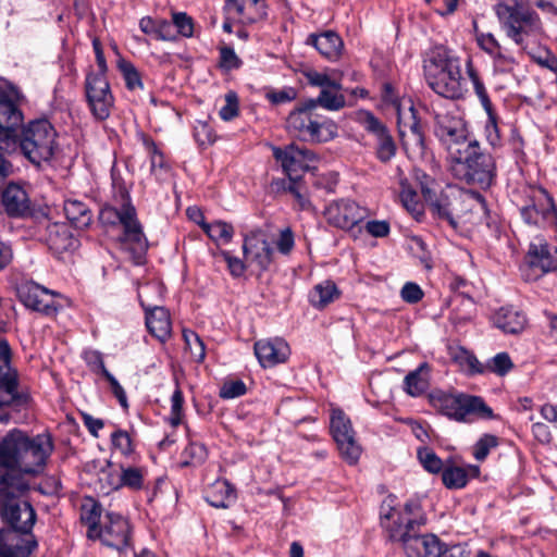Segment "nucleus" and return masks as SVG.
<instances>
[{
    "label": "nucleus",
    "instance_id": "obj_1",
    "mask_svg": "<svg viewBox=\"0 0 557 557\" xmlns=\"http://www.w3.org/2000/svg\"><path fill=\"white\" fill-rule=\"evenodd\" d=\"M53 450L49 435L28 436L14 429L0 441V515L14 531L29 534L36 522V511L24 499L29 490L26 475L42 471Z\"/></svg>",
    "mask_w": 557,
    "mask_h": 557
},
{
    "label": "nucleus",
    "instance_id": "obj_2",
    "mask_svg": "<svg viewBox=\"0 0 557 557\" xmlns=\"http://www.w3.org/2000/svg\"><path fill=\"white\" fill-rule=\"evenodd\" d=\"M434 135L447 152L449 161L467 152L479 141L470 129L468 121L454 107L451 110L441 103L432 106Z\"/></svg>",
    "mask_w": 557,
    "mask_h": 557
},
{
    "label": "nucleus",
    "instance_id": "obj_3",
    "mask_svg": "<svg viewBox=\"0 0 557 557\" xmlns=\"http://www.w3.org/2000/svg\"><path fill=\"white\" fill-rule=\"evenodd\" d=\"M286 129L293 137L310 144L327 143L337 136L336 123L306 100L288 114Z\"/></svg>",
    "mask_w": 557,
    "mask_h": 557
},
{
    "label": "nucleus",
    "instance_id": "obj_4",
    "mask_svg": "<svg viewBox=\"0 0 557 557\" xmlns=\"http://www.w3.org/2000/svg\"><path fill=\"white\" fill-rule=\"evenodd\" d=\"M115 201L116 206H106L102 208L100 220L103 224L121 225L123 227L122 240L133 245L134 249L141 256L148 249V242L125 187L121 186L119 188Z\"/></svg>",
    "mask_w": 557,
    "mask_h": 557
},
{
    "label": "nucleus",
    "instance_id": "obj_5",
    "mask_svg": "<svg viewBox=\"0 0 557 557\" xmlns=\"http://www.w3.org/2000/svg\"><path fill=\"white\" fill-rule=\"evenodd\" d=\"M456 177L468 184L488 188L496 177V163L493 156L481 148L480 141L468 148L460 157L450 161Z\"/></svg>",
    "mask_w": 557,
    "mask_h": 557
},
{
    "label": "nucleus",
    "instance_id": "obj_6",
    "mask_svg": "<svg viewBox=\"0 0 557 557\" xmlns=\"http://www.w3.org/2000/svg\"><path fill=\"white\" fill-rule=\"evenodd\" d=\"M57 133L47 120H36L17 132V148L35 165L51 160Z\"/></svg>",
    "mask_w": 557,
    "mask_h": 557
},
{
    "label": "nucleus",
    "instance_id": "obj_7",
    "mask_svg": "<svg viewBox=\"0 0 557 557\" xmlns=\"http://www.w3.org/2000/svg\"><path fill=\"white\" fill-rule=\"evenodd\" d=\"M30 395L20 388L18 372L12 366V350L5 339H0V408L10 407L16 411L30 405Z\"/></svg>",
    "mask_w": 557,
    "mask_h": 557
},
{
    "label": "nucleus",
    "instance_id": "obj_8",
    "mask_svg": "<svg viewBox=\"0 0 557 557\" xmlns=\"http://www.w3.org/2000/svg\"><path fill=\"white\" fill-rule=\"evenodd\" d=\"M394 499L388 497L381 506L380 518L387 539L396 537L400 533L410 532L413 529H421L426 522L421 513L418 503L407 502L401 509L393 506Z\"/></svg>",
    "mask_w": 557,
    "mask_h": 557
},
{
    "label": "nucleus",
    "instance_id": "obj_9",
    "mask_svg": "<svg viewBox=\"0 0 557 557\" xmlns=\"http://www.w3.org/2000/svg\"><path fill=\"white\" fill-rule=\"evenodd\" d=\"M496 14L507 36L519 46L524 35L540 29L537 15L522 3H499Z\"/></svg>",
    "mask_w": 557,
    "mask_h": 557
},
{
    "label": "nucleus",
    "instance_id": "obj_10",
    "mask_svg": "<svg viewBox=\"0 0 557 557\" xmlns=\"http://www.w3.org/2000/svg\"><path fill=\"white\" fill-rule=\"evenodd\" d=\"M22 120V112L13 101L0 99V180L11 173L12 165L3 154L17 149V126Z\"/></svg>",
    "mask_w": 557,
    "mask_h": 557
},
{
    "label": "nucleus",
    "instance_id": "obj_11",
    "mask_svg": "<svg viewBox=\"0 0 557 557\" xmlns=\"http://www.w3.org/2000/svg\"><path fill=\"white\" fill-rule=\"evenodd\" d=\"M90 540L100 542L117 552H123L131 546L132 531L127 519L114 512H108L97 529L87 531Z\"/></svg>",
    "mask_w": 557,
    "mask_h": 557
},
{
    "label": "nucleus",
    "instance_id": "obj_12",
    "mask_svg": "<svg viewBox=\"0 0 557 557\" xmlns=\"http://www.w3.org/2000/svg\"><path fill=\"white\" fill-rule=\"evenodd\" d=\"M323 214L330 225L346 232L355 233L357 230L360 233L359 224L370 215V212L356 201L342 198L331 201Z\"/></svg>",
    "mask_w": 557,
    "mask_h": 557
},
{
    "label": "nucleus",
    "instance_id": "obj_13",
    "mask_svg": "<svg viewBox=\"0 0 557 557\" xmlns=\"http://www.w3.org/2000/svg\"><path fill=\"white\" fill-rule=\"evenodd\" d=\"M330 430L343 459L355 465L361 455V447L356 441L349 417L339 408H335L330 417Z\"/></svg>",
    "mask_w": 557,
    "mask_h": 557
},
{
    "label": "nucleus",
    "instance_id": "obj_14",
    "mask_svg": "<svg viewBox=\"0 0 557 557\" xmlns=\"http://www.w3.org/2000/svg\"><path fill=\"white\" fill-rule=\"evenodd\" d=\"M85 94L92 116L97 121L107 120L114 104L107 76L89 72L85 79Z\"/></svg>",
    "mask_w": 557,
    "mask_h": 557
},
{
    "label": "nucleus",
    "instance_id": "obj_15",
    "mask_svg": "<svg viewBox=\"0 0 557 557\" xmlns=\"http://www.w3.org/2000/svg\"><path fill=\"white\" fill-rule=\"evenodd\" d=\"M358 121L372 137L377 160L382 163L389 162L396 154L397 146L387 126L370 111H360Z\"/></svg>",
    "mask_w": 557,
    "mask_h": 557
},
{
    "label": "nucleus",
    "instance_id": "obj_16",
    "mask_svg": "<svg viewBox=\"0 0 557 557\" xmlns=\"http://www.w3.org/2000/svg\"><path fill=\"white\" fill-rule=\"evenodd\" d=\"M388 541L399 543L407 557H444V543L435 534H421L420 529L404 531Z\"/></svg>",
    "mask_w": 557,
    "mask_h": 557
},
{
    "label": "nucleus",
    "instance_id": "obj_17",
    "mask_svg": "<svg viewBox=\"0 0 557 557\" xmlns=\"http://www.w3.org/2000/svg\"><path fill=\"white\" fill-rule=\"evenodd\" d=\"M441 404L443 413L456 421H467L468 417L473 413L485 419L493 418V410L479 396L447 395L443 397Z\"/></svg>",
    "mask_w": 557,
    "mask_h": 557
},
{
    "label": "nucleus",
    "instance_id": "obj_18",
    "mask_svg": "<svg viewBox=\"0 0 557 557\" xmlns=\"http://www.w3.org/2000/svg\"><path fill=\"white\" fill-rule=\"evenodd\" d=\"M273 157L281 163L289 181L298 180L318 160L317 154L312 150L300 148L295 144H290L285 148L274 147Z\"/></svg>",
    "mask_w": 557,
    "mask_h": 557
},
{
    "label": "nucleus",
    "instance_id": "obj_19",
    "mask_svg": "<svg viewBox=\"0 0 557 557\" xmlns=\"http://www.w3.org/2000/svg\"><path fill=\"white\" fill-rule=\"evenodd\" d=\"M158 288L157 284H145L138 289V299L141 307L146 311V326L150 334L161 342H165L172 330L171 319L169 311L161 306H151L145 299L150 290Z\"/></svg>",
    "mask_w": 557,
    "mask_h": 557
},
{
    "label": "nucleus",
    "instance_id": "obj_20",
    "mask_svg": "<svg viewBox=\"0 0 557 557\" xmlns=\"http://www.w3.org/2000/svg\"><path fill=\"white\" fill-rule=\"evenodd\" d=\"M55 296L57 293L33 282L20 289V297L27 308L47 315L54 314L58 310Z\"/></svg>",
    "mask_w": 557,
    "mask_h": 557
},
{
    "label": "nucleus",
    "instance_id": "obj_21",
    "mask_svg": "<svg viewBox=\"0 0 557 557\" xmlns=\"http://www.w3.org/2000/svg\"><path fill=\"white\" fill-rule=\"evenodd\" d=\"M399 136L403 147L412 160L423 159L426 154V145L424 134L420 122L417 120L413 108H410V123L408 132L404 128L406 124L401 125V117L399 116Z\"/></svg>",
    "mask_w": 557,
    "mask_h": 557
},
{
    "label": "nucleus",
    "instance_id": "obj_22",
    "mask_svg": "<svg viewBox=\"0 0 557 557\" xmlns=\"http://www.w3.org/2000/svg\"><path fill=\"white\" fill-rule=\"evenodd\" d=\"M425 78H435L448 71L461 70L460 59L449 49L438 46L434 47L423 64Z\"/></svg>",
    "mask_w": 557,
    "mask_h": 557
},
{
    "label": "nucleus",
    "instance_id": "obj_23",
    "mask_svg": "<svg viewBox=\"0 0 557 557\" xmlns=\"http://www.w3.org/2000/svg\"><path fill=\"white\" fill-rule=\"evenodd\" d=\"M243 252L247 260L256 263L262 271L268 270L273 261V248L259 231L245 236Z\"/></svg>",
    "mask_w": 557,
    "mask_h": 557
},
{
    "label": "nucleus",
    "instance_id": "obj_24",
    "mask_svg": "<svg viewBox=\"0 0 557 557\" xmlns=\"http://www.w3.org/2000/svg\"><path fill=\"white\" fill-rule=\"evenodd\" d=\"M253 349L263 368L284 363L290 355L289 346L282 337L260 339L255 343Z\"/></svg>",
    "mask_w": 557,
    "mask_h": 557
},
{
    "label": "nucleus",
    "instance_id": "obj_25",
    "mask_svg": "<svg viewBox=\"0 0 557 557\" xmlns=\"http://www.w3.org/2000/svg\"><path fill=\"white\" fill-rule=\"evenodd\" d=\"M20 531L0 529V557H29L37 541L29 533L22 537Z\"/></svg>",
    "mask_w": 557,
    "mask_h": 557
},
{
    "label": "nucleus",
    "instance_id": "obj_26",
    "mask_svg": "<svg viewBox=\"0 0 557 557\" xmlns=\"http://www.w3.org/2000/svg\"><path fill=\"white\" fill-rule=\"evenodd\" d=\"M521 193L523 198L519 207L546 210V214H549L548 226L554 230L557 239V210L550 195L544 188L537 186H525Z\"/></svg>",
    "mask_w": 557,
    "mask_h": 557
},
{
    "label": "nucleus",
    "instance_id": "obj_27",
    "mask_svg": "<svg viewBox=\"0 0 557 557\" xmlns=\"http://www.w3.org/2000/svg\"><path fill=\"white\" fill-rule=\"evenodd\" d=\"M1 203L11 218H25L32 213L30 199L18 184L10 183L1 194Z\"/></svg>",
    "mask_w": 557,
    "mask_h": 557
},
{
    "label": "nucleus",
    "instance_id": "obj_28",
    "mask_svg": "<svg viewBox=\"0 0 557 557\" xmlns=\"http://www.w3.org/2000/svg\"><path fill=\"white\" fill-rule=\"evenodd\" d=\"M425 79L432 90L447 99H460L467 91L461 70L448 71V73L435 76V78Z\"/></svg>",
    "mask_w": 557,
    "mask_h": 557
},
{
    "label": "nucleus",
    "instance_id": "obj_29",
    "mask_svg": "<svg viewBox=\"0 0 557 557\" xmlns=\"http://www.w3.org/2000/svg\"><path fill=\"white\" fill-rule=\"evenodd\" d=\"M431 202L432 212L440 220L446 221L453 228H457L462 210L460 208L462 200L460 195L442 194L435 196Z\"/></svg>",
    "mask_w": 557,
    "mask_h": 557
},
{
    "label": "nucleus",
    "instance_id": "obj_30",
    "mask_svg": "<svg viewBox=\"0 0 557 557\" xmlns=\"http://www.w3.org/2000/svg\"><path fill=\"white\" fill-rule=\"evenodd\" d=\"M529 267L534 270L535 276L557 269V247L552 251L547 244H532L527 255Z\"/></svg>",
    "mask_w": 557,
    "mask_h": 557
},
{
    "label": "nucleus",
    "instance_id": "obj_31",
    "mask_svg": "<svg viewBox=\"0 0 557 557\" xmlns=\"http://www.w3.org/2000/svg\"><path fill=\"white\" fill-rule=\"evenodd\" d=\"M307 44L312 45L322 57L330 61H337L344 50L342 38L333 30H326L319 35L310 34Z\"/></svg>",
    "mask_w": 557,
    "mask_h": 557
},
{
    "label": "nucleus",
    "instance_id": "obj_32",
    "mask_svg": "<svg viewBox=\"0 0 557 557\" xmlns=\"http://www.w3.org/2000/svg\"><path fill=\"white\" fill-rule=\"evenodd\" d=\"M45 238L49 248L58 253L74 249L77 244V239L64 223H49Z\"/></svg>",
    "mask_w": 557,
    "mask_h": 557
},
{
    "label": "nucleus",
    "instance_id": "obj_33",
    "mask_svg": "<svg viewBox=\"0 0 557 557\" xmlns=\"http://www.w3.org/2000/svg\"><path fill=\"white\" fill-rule=\"evenodd\" d=\"M493 323L506 334H519L525 329L528 319L524 312L510 306L495 312Z\"/></svg>",
    "mask_w": 557,
    "mask_h": 557
},
{
    "label": "nucleus",
    "instance_id": "obj_34",
    "mask_svg": "<svg viewBox=\"0 0 557 557\" xmlns=\"http://www.w3.org/2000/svg\"><path fill=\"white\" fill-rule=\"evenodd\" d=\"M479 475L480 467L475 465L448 466L443 469L442 481L447 488L458 490L465 487L470 478H478Z\"/></svg>",
    "mask_w": 557,
    "mask_h": 557
},
{
    "label": "nucleus",
    "instance_id": "obj_35",
    "mask_svg": "<svg viewBox=\"0 0 557 557\" xmlns=\"http://www.w3.org/2000/svg\"><path fill=\"white\" fill-rule=\"evenodd\" d=\"M206 500L214 508L225 509L236 500V491L227 480H216L207 490Z\"/></svg>",
    "mask_w": 557,
    "mask_h": 557
},
{
    "label": "nucleus",
    "instance_id": "obj_36",
    "mask_svg": "<svg viewBox=\"0 0 557 557\" xmlns=\"http://www.w3.org/2000/svg\"><path fill=\"white\" fill-rule=\"evenodd\" d=\"M429 379L430 367L426 362H423L405 376L404 391L412 397H418L429 388Z\"/></svg>",
    "mask_w": 557,
    "mask_h": 557
},
{
    "label": "nucleus",
    "instance_id": "obj_37",
    "mask_svg": "<svg viewBox=\"0 0 557 557\" xmlns=\"http://www.w3.org/2000/svg\"><path fill=\"white\" fill-rule=\"evenodd\" d=\"M449 356L469 375L486 373L484 363L480 362L473 352L461 346L449 347Z\"/></svg>",
    "mask_w": 557,
    "mask_h": 557
},
{
    "label": "nucleus",
    "instance_id": "obj_38",
    "mask_svg": "<svg viewBox=\"0 0 557 557\" xmlns=\"http://www.w3.org/2000/svg\"><path fill=\"white\" fill-rule=\"evenodd\" d=\"M139 28L156 40L171 41L173 39L170 21L162 17L144 16L139 20Z\"/></svg>",
    "mask_w": 557,
    "mask_h": 557
},
{
    "label": "nucleus",
    "instance_id": "obj_39",
    "mask_svg": "<svg viewBox=\"0 0 557 557\" xmlns=\"http://www.w3.org/2000/svg\"><path fill=\"white\" fill-rule=\"evenodd\" d=\"M341 293L333 281L317 284L309 293V301L317 309H323L339 297Z\"/></svg>",
    "mask_w": 557,
    "mask_h": 557
},
{
    "label": "nucleus",
    "instance_id": "obj_40",
    "mask_svg": "<svg viewBox=\"0 0 557 557\" xmlns=\"http://www.w3.org/2000/svg\"><path fill=\"white\" fill-rule=\"evenodd\" d=\"M63 210L66 219L76 228H85L91 223V211L79 200H66Z\"/></svg>",
    "mask_w": 557,
    "mask_h": 557
},
{
    "label": "nucleus",
    "instance_id": "obj_41",
    "mask_svg": "<svg viewBox=\"0 0 557 557\" xmlns=\"http://www.w3.org/2000/svg\"><path fill=\"white\" fill-rule=\"evenodd\" d=\"M339 91L341 89L333 88L321 89L317 98H310L306 101H312L317 110L321 107L329 111H338L346 106L345 96Z\"/></svg>",
    "mask_w": 557,
    "mask_h": 557
},
{
    "label": "nucleus",
    "instance_id": "obj_42",
    "mask_svg": "<svg viewBox=\"0 0 557 557\" xmlns=\"http://www.w3.org/2000/svg\"><path fill=\"white\" fill-rule=\"evenodd\" d=\"M170 27L173 33L171 41H176L180 37L190 38L194 36V18L185 12H173Z\"/></svg>",
    "mask_w": 557,
    "mask_h": 557
},
{
    "label": "nucleus",
    "instance_id": "obj_43",
    "mask_svg": "<svg viewBox=\"0 0 557 557\" xmlns=\"http://www.w3.org/2000/svg\"><path fill=\"white\" fill-rule=\"evenodd\" d=\"M466 73L473 85L474 92L478 96L482 107L486 110V112L492 111V102L487 90L480 77L478 70L474 67L471 58H468L466 61Z\"/></svg>",
    "mask_w": 557,
    "mask_h": 557
},
{
    "label": "nucleus",
    "instance_id": "obj_44",
    "mask_svg": "<svg viewBox=\"0 0 557 557\" xmlns=\"http://www.w3.org/2000/svg\"><path fill=\"white\" fill-rule=\"evenodd\" d=\"M203 232L214 242L230 243L234 235L232 224L224 221H213L211 223L199 222Z\"/></svg>",
    "mask_w": 557,
    "mask_h": 557
},
{
    "label": "nucleus",
    "instance_id": "obj_45",
    "mask_svg": "<svg viewBox=\"0 0 557 557\" xmlns=\"http://www.w3.org/2000/svg\"><path fill=\"white\" fill-rule=\"evenodd\" d=\"M144 486V471L136 467H122L121 474L116 483L113 484L114 490L128 487L134 491L141 490Z\"/></svg>",
    "mask_w": 557,
    "mask_h": 557
},
{
    "label": "nucleus",
    "instance_id": "obj_46",
    "mask_svg": "<svg viewBox=\"0 0 557 557\" xmlns=\"http://www.w3.org/2000/svg\"><path fill=\"white\" fill-rule=\"evenodd\" d=\"M183 337L193 359L202 362L206 357V347L200 336L194 331L184 330Z\"/></svg>",
    "mask_w": 557,
    "mask_h": 557
},
{
    "label": "nucleus",
    "instance_id": "obj_47",
    "mask_svg": "<svg viewBox=\"0 0 557 557\" xmlns=\"http://www.w3.org/2000/svg\"><path fill=\"white\" fill-rule=\"evenodd\" d=\"M96 358H97L98 363H99L100 374L110 384L111 392L117 398L120 405L124 409H127L128 408V403H127V396H126V393H125L124 388L121 386L119 381L108 371V369L106 368L103 359H101L99 356H96Z\"/></svg>",
    "mask_w": 557,
    "mask_h": 557
},
{
    "label": "nucleus",
    "instance_id": "obj_48",
    "mask_svg": "<svg viewBox=\"0 0 557 557\" xmlns=\"http://www.w3.org/2000/svg\"><path fill=\"white\" fill-rule=\"evenodd\" d=\"M400 186L399 198L403 206L412 214H420L422 212V206L416 190L412 189L406 181H401Z\"/></svg>",
    "mask_w": 557,
    "mask_h": 557
},
{
    "label": "nucleus",
    "instance_id": "obj_49",
    "mask_svg": "<svg viewBox=\"0 0 557 557\" xmlns=\"http://www.w3.org/2000/svg\"><path fill=\"white\" fill-rule=\"evenodd\" d=\"M418 458L423 468L430 473H442L445 468L442 459L430 448L419 449Z\"/></svg>",
    "mask_w": 557,
    "mask_h": 557
},
{
    "label": "nucleus",
    "instance_id": "obj_50",
    "mask_svg": "<svg viewBox=\"0 0 557 557\" xmlns=\"http://www.w3.org/2000/svg\"><path fill=\"white\" fill-rule=\"evenodd\" d=\"M499 444L498 437L493 434H484L473 446L472 455L478 461H483L490 454L492 448H496Z\"/></svg>",
    "mask_w": 557,
    "mask_h": 557
},
{
    "label": "nucleus",
    "instance_id": "obj_51",
    "mask_svg": "<svg viewBox=\"0 0 557 557\" xmlns=\"http://www.w3.org/2000/svg\"><path fill=\"white\" fill-rule=\"evenodd\" d=\"M484 367H486V373L493 372L503 376L512 369L513 363L507 352H499L484 364Z\"/></svg>",
    "mask_w": 557,
    "mask_h": 557
},
{
    "label": "nucleus",
    "instance_id": "obj_52",
    "mask_svg": "<svg viewBox=\"0 0 557 557\" xmlns=\"http://www.w3.org/2000/svg\"><path fill=\"white\" fill-rule=\"evenodd\" d=\"M117 67L121 71V73L123 74L126 87L128 89L134 90L137 87L143 86L139 73L137 72L135 66L129 61L121 59L117 62Z\"/></svg>",
    "mask_w": 557,
    "mask_h": 557
},
{
    "label": "nucleus",
    "instance_id": "obj_53",
    "mask_svg": "<svg viewBox=\"0 0 557 557\" xmlns=\"http://www.w3.org/2000/svg\"><path fill=\"white\" fill-rule=\"evenodd\" d=\"M183 455L188 458L184 461L185 466L201 465L207 459L208 451L203 444L191 442L184 449Z\"/></svg>",
    "mask_w": 557,
    "mask_h": 557
},
{
    "label": "nucleus",
    "instance_id": "obj_54",
    "mask_svg": "<svg viewBox=\"0 0 557 557\" xmlns=\"http://www.w3.org/2000/svg\"><path fill=\"white\" fill-rule=\"evenodd\" d=\"M493 66L496 72L509 73L513 70L516 60L513 55L508 52L507 48H502L492 57Z\"/></svg>",
    "mask_w": 557,
    "mask_h": 557
},
{
    "label": "nucleus",
    "instance_id": "obj_55",
    "mask_svg": "<svg viewBox=\"0 0 557 557\" xmlns=\"http://www.w3.org/2000/svg\"><path fill=\"white\" fill-rule=\"evenodd\" d=\"M308 83L311 86L320 87L321 89H342V84L332 79L327 74L317 71H309L305 74Z\"/></svg>",
    "mask_w": 557,
    "mask_h": 557
},
{
    "label": "nucleus",
    "instance_id": "obj_56",
    "mask_svg": "<svg viewBox=\"0 0 557 557\" xmlns=\"http://www.w3.org/2000/svg\"><path fill=\"white\" fill-rule=\"evenodd\" d=\"M522 220L529 225L548 226V215L546 210L534 209L531 207H519Z\"/></svg>",
    "mask_w": 557,
    "mask_h": 557
},
{
    "label": "nucleus",
    "instance_id": "obj_57",
    "mask_svg": "<svg viewBox=\"0 0 557 557\" xmlns=\"http://www.w3.org/2000/svg\"><path fill=\"white\" fill-rule=\"evenodd\" d=\"M184 396L181 388L176 387L171 397V413L169 422L172 426L181 424L183 419Z\"/></svg>",
    "mask_w": 557,
    "mask_h": 557
},
{
    "label": "nucleus",
    "instance_id": "obj_58",
    "mask_svg": "<svg viewBox=\"0 0 557 557\" xmlns=\"http://www.w3.org/2000/svg\"><path fill=\"white\" fill-rule=\"evenodd\" d=\"M101 517V507L97 503L90 500L88 504L83 505L82 520L88 524V530L97 529Z\"/></svg>",
    "mask_w": 557,
    "mask_h": 557
},
{
    "label": "nucleus",
    "instance_id": "obj_59",
    "mask_svg": "<svg viewBox=\"0 0 557 557\" xmlns=\"http://www.w3.org/2000/svg\"><path fill=\"white\" fill-rule=\"evenodd\" d=\"M239 104L236 92L225 95V104L220 109L219 115L223 121H231L238 115Z\"/></svg>",
    "mask_w": 557,
    "mask_h": 557
},
{
    "label": "nucleus",
    "instance_id": "obj_60",
    "mask_svg": "<svg viewBox=\"0 0 557 557\" xmlns=\"http://www.w3.org/2000/svg\"><path fill=\"white\" fill-rule=\"evenodd\" d=\"M416 180L420 185L421 193L426 201H433L436 196V182L433 177L422 171L416 172Z\"/></svg>",
    "mask_w": 557,
    "mask_h": 557
},
{
    "label": "nucleus",
    "instance_id": "obj_61",
    "mask_svg": "<svg viewBox=\"0 0 557 557\" xmlns=\"http://www.w3.org/2000/svg\"><path fill=\"white\" fill-rule=\"evenodd\" d=\"M275 246L278 252L284 256H288L293 251L295 247V236L290 227H285L280 231Z\"/></svg>",
    "mask_w": 557,
    "mask_h": 557
},
{
    "label": "nucleus",
    "instance_id": "obj_62",
    "mask_svg": "<svg viewBox=\"0 0 557 557\" xmlns=\"http://www.w3.org/2000/svg\"><path fill=\"white\" fill-rule=\"evenodd\" d=\"M287 191L294 196L299 210H301V211H312L313 210V206H312L310 199L308 198V196L306 194H304L301 191L298 180L289 181Z\"/></svg>",
    "mask_w": 557,
    "mask_h": 557
},
{
    "label": "nucleus",
    "instance_id": "obj_63",
    "mask_svg": "<svg viewBox=\"0 0 557 557\" xmlns=\"http://www.w3.org/2000/svg\"><path fill=\"white\" fill-rule=\"evenodd\" d=\"M478 46L490 57L499 51L503 47L491 33H476Z\"/></svg>",
    "mask_w": 557,
    "mask_h": 557
},
{
    "label": "nucleus",
    "instance_id": "obj_64",
    "mask_svg": "<svg viewBox=\"0 0 557 557\" xmlns=\"http://www.w3.org/2000/svg\"><path fill=\"white\" fill-rule=\"evenodd\" d=\"M246 391V385L240 380L225 382L220 389V397L223 399H233L243 396Z\"/></svg>",
    "mask_w": 557,
    "mask_h": 557
}]
</instances>
